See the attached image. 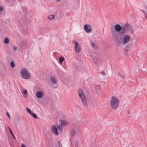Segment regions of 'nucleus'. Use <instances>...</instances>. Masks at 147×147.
<instances>
[{"instance_id": "nucleus-1", "label": "nucleus", "mask_w": 147, "mask_h": 147, "mask_svg": "<svg viewBox=\"0 0 147 147\" xmlns=\"http://www.w3.org/2000/svg\"><path fill=\"white\" fill-rule=\"evenodd\" d=\"M131 40V38L129 35L126 34L123 35L122 38H121V35H119L114 40L117 41V43L119 44H122L123 45L129 42Z\"/></svg>"}, {"instance_id": "nucleus-2", "label": "nucleus", "mask_w": 147, "mask_h": 147, "mask_svg": "<svg viewBox=\"0 0 147 147\" xmlns=\"http://www.w3.org/2000/svg\"><path fill=\"white\" fill-rule=\"evenodd\" d=\"M115 30H114L113 28H111V32L114 40L120 35L118 32L120 31L121 30V27L119 24H116L115 26Z\"/></svg>"}, {"instance_id": "nucleus-3", "label": "nucleus", "mask_w": 147, "mask_h": 147, "mask_svg": "<svg viewBox=\"0 0 147 147\" xmlns=\"http://www.w3.org/2000/svg\"><path fill=\"white\" fill-rule=\"evenodd\" d=\"M21 74L22 77L25 79H29L31 77L30 73L25 69L21 70Z\"/></svg>"}, {"instance_id": "nucleus-4", "label": "nucleus", "mask_w": 147, "mask_h": 147, "mask_svg": "<svg viewBox=\"0 0 147 147\" xmlns=\"http://www.w3.org/2000/svg\"><path fill=\"white\" fill-rule=\"evenodd\" d=\"M119 102V100L117 98L115 97L112 98L110 103L111 106L113 109H116L118 106Z\"/></svg>"}, {"instance_id": "nucleus-5", "label": "nucleus", "mask_w": 147, "mask_h": 147, "mask_svg": "<svg viewBox=\"0 0 147 147\" xmlns=\"http://www.w3.org/2000/svg\"><path fill=\"white\" fill-rule=\"evenodd\" d=\"M36 95L38 98H41L43 97L44 94L42 92L37 91L36 93Z\"/></svg>"}, {"instance_id": "nucleus-6", "label": "nucleus", "mask_w": 147, "mask_h": 147, "mask_svg": "<svg viewBox=\"0 0 147 147\" xmlns=\"http://www.w3.org/2000/svg\"><path fill=\"white\" fill-rule=\"evenodd\" d=\"M84 29L87 32H89L91 31V29L90 26L88 25H86L84 27Z\"/></svg>"}, {"instance_id": "nucleus-7", "label": "nucleus", "mask_w": 147, "mask_h": 147, "mask_svg": "<svg viewBox=\"0 0 147 147\" xmlns=\"http://www.w3.org/2000/svg\"><path fill=\"white\" fill-rule=\"evenodd\" d=\"M51 130L53 132L56 136L58 135V133L57 132V129L55 126H53L51 127Z\"/></svg>"}, {"instance_id": "nucleus-8", "label": "nucleus", "mask_w": 147, "mask_h": 147, "mask_svg": "<svg viewBox=\"0 0 147 147\" xmlns=\"http://www.w3.org/2000/svg\"><path fill=\"white\" fill-rule=\"evenodd\" d=\"M122 34H126L128 32V30H127V28L125 27H121V30L120 31Z\"/></svg>"}, {"instance_id": "nucleus-9", "label": "nucleus", "mask_w": 147, "mask_h": 147, "mask_svg": "<svg viewBox=\"0 0 147 147\" xmlns=\"http://www.w3.org/2000/svg\"><path fill=\"white\" fill-rule=\"evenodd\" d=\"M78 94L80 98H82L84 96L82 90L81 89H80L78 91Z\"/></svg>"}, {"instance_id": "nucleus-10", "label": "nucleus", "mask_w": 147, "mask_h": 147, "mask_svg": "<svg viewBox=\"0 0 147 147\" xmlns=\"http://www.w3.org/2000/svg\"><path fill=\"white\" fill-rule=\"evenodd\" d=\"M75 49L76 52L77 53H79L81 51V49L78 44L75 46Z\"/></svg>"}, {"instance_id": "nucleus-11", "label": "nucleus", "mask_w": 147, "mask_h": 147, "mask_svg": "<svg viewBox=\"0 0 147 147\" xmlns=\"http://www.w3.org/2000/svg\"><path fill=\"white\" fill-rule=\"evenodd\" d=\"M81 98L83 104L85 106H87V103L85 97H82V98Z\"/></svg>"}, {"instance_id": "nucleus-12", "label": "nucleus", "mask_w": 147, "mask_h": 147, "mask_svg": "<svg viewBox=\"0 0 147 147\" xmlns=\"http://www.w3.org/2000/svg\"><path fill=\"white\" fill-rule=\"evenodd\" d=\"M125 27L127 28V30H129L131 28H133V27L129 24H125Z\"/></svg>"}, {"instance_id": "nucleus-13", "label": "nucleus", "mask_w": 147, "mask_h": 147, "mask_svg": "<svg viewBox=\"0 0 147 147\" xmlns=\"http://www.w3.org/2000/svg\"><path fill=\"white\" fill-rule=\"evenodd\" d=\"M50 80L52 83L55 84L57 83L56 78L54 77H52L50 78Z\"/></svg>"}, {"instance_id": "nucleus-14", "label": "nucleus", "mask_w": 147, "mask_h": 147, "mask_svg": "<svg viewBox=\"0 0 147 147\" xmlns=\"http://www.w3.org/2000/svg\"><path fill=\"white\" fill-rule=\"evenodd\" d=\"M60 122H61V123L63 124V125H67L68 124V122L66 121L61 120H60Z\"/></svg>"}, {"instance_id": "nucleus-15", "label": "nucleus", "mask_w": 147, "mask_h": 147, "mask_svg": "<svg viewBox=\"0 0 147 147\" xmlns=\"http://www.w3.org/2000/svg\"><path fill=\"white\" fill-rule=\"evenodd\" d=\"M19 43L21 46L24 47L26 45V42L25 41L22 40Z\"/></svg>"}, {"instance_id": "nucleus-16", "label": "nucleus", "mask_w": 147, "mask_h": 147, "mask_svg": "<svg viewBox=\"0 0 147 147\" xmlns=\"http://www.w3.org/2000/svg\"><path fill=\"white\" fill-rule=\"evenodd\" d=\"M55 17V16L54 15H52L49 16L48 17V18L49 19L52 20Z\"/></svg>"}, {"instance_id": "nucleus-17", "label": "nucleus", "mask_w": 147, "mask_h": 147, "mask_svg": "<svg viewBox=\"0 0 147 147\" xmlns=\"http://www.w3.org/2000/svg\"><path fill=\"white\" fill-rule=\"evenodd\" d=\"M65 60L64 57H60L59 59V61L61 63H62V61H63Z\"/></svg>"}, {"instance_id": "nucleus-18", "label": "nucleus", "mask_w": 147, "mask_h": 147, "mask_svg": "<svg viewBox=\"0 0 147 147\" xmlns=\"http://www.w3.org/2000/svg\"><path fill=\"white\" fill-rule=\"evenodd\" d=\"M15 64L13 62L11 61L10 62V66L12 68H13L15 67Z\"/></svg>"}, {"instance_id": "nucleus-19", "label": "nucleus", "mask_w": 147, "mask_h": 147, "mask_svg": "<svg viewBox=\"0 0 147 147\" xmlns=\"http://www.w3.org/2000/svg\"><path fill=\"white\" fill-rule=\"evenodd\" d=\"M26 109L27 112L30 115H31V114L32 112L31 110L28 108H26Z\"/></svg>"}, {"instance_id": "nucleus-20", "label": "nucleus", "mask_w": 147, "mask_h": 147, "mask_svg": "<svg viewBox=\"0 0 147 147\" xmlns=\"http://www.w3.org/2000/svg\"><path fill=\"white\" fill-rule=\"evenodd\" d=\"M129 32L131 33L132 34H133L134 33V30L133 28H131L129 30Z\"/></svg>"}, {"instance_id": "nucleus-21", "label": "nucleus", "mask_w": 147, "mask_h": 147, "mask_svg": "<svg viewBox=\"0 0 147 147\" xmlns=\"http://www.w3.org/2000/svg\"><path fill=\"white\" fill-rule=\"evenodd\" d=\"M62 145L60 142H59L56 144V147H61Z\"/></svg>"}, {"instance_id": "nucleus-22", "label": "nucleus", "mask_w": 147, "mask_h": 147, "mask_svg": "<svg viewBox=\"0 0 147 147\" xmlns=\"http://www.w3.org/2000/svg\"><path fill=\"white\" fill-rule=\"evenodd\" d=\"M4 42L6 44H7L9 43V40L8 38H5L4 40Z\"/></svg>"}, {"instance_id": "nucleus-23", "label": "nucleus", "mask_w": 147, "mask_h": 147, "mask_svg": "<svg viewBox=\"0 0 147 147\" xmlns=\"http://www.w3.org/2000/svg\"><path fill=\"white\" fill-rule=\"evenodd\" d=\"M31 115L33 117H34L35 119H36L37 118V116L34 113H32V114Z\"/></svg>"}, {"instance_id": "nucleus-24", "label": "nucleus", "mask_w": 147, "mask_h": 147, "mask_svg": "<svg viewBox=\"0 0 147 147\" xmlns=\"http://www.w3.org/2000/svg\"><path fill=\"white\" fill-rule=\"evenodd\" d=\"M76 133L75 130H73L71 131V136H74Z\"/></svg>"}, {"instance_id": "nucleus-25", "label": "nucleus", "mask_w": 147, "mask_h": 147, "mask_svg": "<svg viewBox=\"0 0 147 147\" xmlns=\"http://www.w3.org/2000/svg\"><path fill=\"white\" fill-rule=\"evenodd\" d=\"M27 91L26 90H24V89L22 91V93H23L25 95H26L27 94Z\"/></svg>"}, {"instance_id": "nucleus-26", "label": "nucleus", "mask_w": 147, "mask_h": 147, "mask_svg": "<svg viewBox=\"0 0 147 147\" xmlns=\"http://www.w3.org/2000/svg\"><path fill=\"white\" fill-rule=\"evenodd\" d=\"M72 42L74 44H75V46L78 44V42H77L75 40H73L72 41Z\"/></svg>"}, {"instance_id": "nucleus-27", "label": "nucleus", "mask_w": 147, "mask_h": 147, "mask_svg": "<svg viewBox=\"0 0 147 147\" xmlns=\"http://www.w3.org/2000/svg\"><path fill=\"white\" fill-rule=\"evenodd\" d=\"M9 128V129H10V131L11 133V134H12V135L13 136V138H14V139H15V137L14 136V135H13L12 132V131L11 130V129L10 128Z\"/></svg>"}, {"instance_id": "nucleus-28", "label": "nucleus", "mask_w": 147, "mask_h": 147, "mask_svg": "<svg viewBox=\"0 0 147 147\" xmlns=\"http://www.w3.org/2000/svg\"><path fill=\"white\" fill-rule=\"evenodd\" d=\"M119 75L120 76L121 78H123V79L124 78V76L123 75L120 74H119Z\"/></svg>"}, {"instance_id": "nucleus-29", "label": "nucleus", "mask_w": 147, "mask_h": 147, "mask_svg": "<svg viewBox=\"0 0 147 147\" xmlns=\"http://www.w3.org/2000/svg\"><path fill=\"white\" fill-rule=\"evenodd\" d=\"M6 114H7V117H8V118L9 119H10V116L9 114V113H8L7 112Z\"/></svg>"}, {"instance_id": "nucleus-30", "label": "nucleus", "mask_w": 147, "mask_h": 147, "mask_svg": "<svg viewBox=\"0 0 147 147\" xmlns=\"http://www.w3.org/2000/svg\"><path fill=\"white\" fill-rule=\"evenodd\" d=\"M13 49H14V51H16L17 49V47L15 46H13Z\"/></svg>"}, {"instance_id": "nucleus-31", "label": "nucleus", "mask_w": 147, "mask_h": 147, "mask_svg": "<svg viewBox=\"0 0 147 147\" xmlns=\"http://www.w3.org/2000/svg\"><path fill=\"white\" fill-rule=\"evenodd\" d=\"M63 125V124H62V123H61V122H60V123L59 125V127H60V126H61L62 127Z\"/></svg>"}, {"instance_id": "nucleus-32", "label": "nucleus", "mask_w": 147, "mask_h": 147, "mask_svg": "<svg viewBox=\"0 0 147 147\" xmlns=\"http://www.w3.org/2000/svg\"><path fill=\"white\" fill-rule=\"evenodd\" d=\"M94 62H97V60H96V58H94Z\"/></svg>"}, {"instance_id": "nucleus-33", "label": "nucleus", "mask_w": 147, "mask_h": 147, "mask_svg": "<svg viewBox=\"0 0 147 147\" xmlns=\"http://www.w3.org/2000/svg\"><path fill=\"white\" fill-rule=\"evenodd\" d=\"M59 129L60 130H61L62 131V127L60 126V127H59Z\"/></svg>"}, {"instance_id": "nucleus-34", "label": "nucleus", "mask_w": 147, "mask_h": 147, "mask_svg": "<svg viewBox=\"0 0 147 147\" xmlns=\"http://www.w3.org/2000/svg\"><path fill=\"white\" fill-rule=\"evenodd\" d=\"M21 146L22 147H26L24 144H23Z\"/></svg>"}, {"instance_id": "nucleus-35", "label": "nucleus", "mask_w": 147, "mask_h": 147, "mask_svg": "<svg viewBox=\"0 0 147 147\" xmlns=\"http://www.w3.org/2000/svg\"><path fill=\"white\" fill-rule=\"evenodd\" d=\"M3 10V9L2 7H0V11H2Z\"/></svg>"}, {"instance_id": "nucleus-36", "label": "nucleus", "mask_w": 147, "mask_h": 147, "mask_svg": "<svg viewBox=\"0 0 147 147\" xmlns=\"http://www.w3.org/2000/svg\"><path fill=\"white\" fill-rule=\"evenodd\" d=\"M92 47H94V43L92 44Z\"/></svg>"}, {"instance_id": "nucleus-37", "label": "nucleus", "mask_w": 147, "mask_h": 147, "mask_svg": "<svg viewBox=\"0 0 147 147\" xmlns=\"http://www.w3.org/2000/svg\"><path fill=\"white\" fill-rule=\"evenodd\" d=\"M103 75L105 76V73H102Z\"/></svg>"}, {"instance_id": "nucleus-38", "label": "nucleus", "mask_w": 147, "mask_h": 147, "mask_svg": "<svg viewBox=\"0 0 147 147\" xmlns=\"http://www.w3.org/2000/svg\"><path fill=\"white\" fill-rule=\"evenodd\" d=\"M57 1H60L61 0H57Z\"/></svg>"}]
</instances>
